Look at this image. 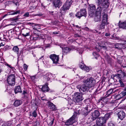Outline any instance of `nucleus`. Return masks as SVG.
<instances>
[{"mask_svg":"<svg viewBox=\"0 0 126 126\" xmlns=\"http://www.w3.org/2000/svg\"><path fill=\"white\" fill-rule=\"evenodd\" d=\"M109 99L107 97H105L102 98L100 99L99 100V102L101 103V104L104 105L108 103Z\"/></svg>","mask_w":126,"mask_h":126,"instance_id":"nucleus-17","label":"nucleus"},{"mask_svg":"<svg viewBox=\"0 0 126 126\" xmlns=\"http://www.w3.org/2000/svg\"><path fill=\"white\" fill-rule=\"evenodd\" d=\"M126 114L123 110H121L118 112V118L121 120H122L125 117Z\"/></svg>","mask_w":126,"mask_h":126,"instance_id":"nucleus-20","label":"nucleus"},{"mask_svg":"<svg viewBox=\"0 0 126 126\" xmlns=\"http://www.w3.org/2000/svg\"><path fill=\"white\" fill-rule=\"evenodd\" d=\"M83 82L85 85L89 86L91 88V89H93L95 86L96 80L94 78L90 77L84 80Z\"/></svg>","mask_w":126,"mask_h":126,"instance_id":"nucleus-2","label":"nucleus"},{"mask_svg":"<svg viewBox=\"0 0 126 126\" xmlns=\"http://www.w3.org/2000/svg\"><path fill=\"white\" fill-rule=\"evenodd\" d=\"M109 5V0H103L101 5V10L100 9V10L102 11L104 14L105 13V10L108 7Z\"/></svg>","mask_w":126,"mask_h":126,"instance_id":"nucleus-8","label":"nucleus"},{"mask_svg":"<svg viewBox=\"0 0 126 126\" xmlns=\"http://www.w3.org/2000/svg\"><path fill=\"white\" fill-rule=\"evenodd\" d=\"M22 101L21 100H16L13 103V105L16 107L20 105L22 103Z\"/></svg>","mask_w":126,"mask_h":126,"instance_id":"nucleus-25","label":"nucleus"},{"mask_svg":"<svg viewBox=\"0 0 126 126\" xmlns=\"http://www.w3.org/2000/svg\"><path fill=\"white\" fill-rule=\"evenodd\" d=\"M63 55L67 54L71 50V49L68 47H65L62 48Z\"/></svg>","mask_w":126,"mask_h":126,"instance_id":"nucleus-22","label":"nucleus"},{"mask_svg":"<svg viewBox=\"0 0 126 126\" xmlns=\"http://www.w3.org/2000/svg\"><path fill=\"white\" fill-rule=\"evenodd\" d=\"M83 99L82 95L79 92H76L74 93L73 99L76 103L81 102Z\"/></svg>","mask_w":126,"mask_h":126,"instance_id":"nucleus-3","label":"nucleus"},{"mask_svg":"<svg viewBox=\"0 0 126 126\" xmlns=\"http://www.w3.org/2000/svg\"><path fill=\"white\" fill-rule=\"evenodd\" d=\"M50 58L52 60L53 63L57 64L59 60V57L58 55L55 54H51L49 56Z\"/></svg>","mask_w":126,"mask_h":126,"instance_id":"nucleus-13","label":"nucleus"},{"mask_svg":"<svg viewBox=\"0 0 126 126\" xmlns=\"http://www.w3.org/2000/svg\"><path fill=\"white\" fill-rule=\"evenodd\" d=\"M37 114L36 112V110L33 111L32 113H30V116H32L35 118L37 116Z\"/></svg>","mask_w":126,"mask_h":126,"instance_id":"nucleus-29","label":"nucleus"},{"mask_svg":"<svg viewBox=\"0 0 126 126\" xmlns=\"http://www.w3.org/2000/svg\"><path fill=\"white\" fill-rule=\"evenodd\" d=\"M78 114V113L74 112L72 116L67 120L65 123V125L67 126L71 125L75 122V118L76 116Z\"/></svg>","mask_w":126,"mask_h":126,"instance_id":"nucleus-7","label":"nucleus"},{"mask_svg":"<svg viewBox=\"0 0 126 126\" xmlns=\"http://www.w3.org/2000/svg\"><path fill=\"white\" fill-rule=\"evenodd\" d=\"M1 105H2V106L3 107H4L5 106V104L3 103H2L1 104Z\"/></svg>","mask_w":126,"mask_h":126,"instance_id":"nucleus-64","label":"nucleus"},{"mask_svg":"<svg viewBox=\"0 0 126 126\" xmlns=\"http://www.w3.org/2000/svg\"><path fill=\"white\" fill-rule=\"evenodd\" d=\"M122 66L124 68H126V64L125 65H122Z\"/></svg>","mask_w":126,"mask_h":126,"instance_id":"nucleus-60","label":"nucleus"},{"mask_svg":"<svg viewBox=\"0 0 126 126\" xmlns=\"http://www.w3.org/2000/svg\"><path fill=\"white\" fill-rule=\"evenodd\" d=\"M52 74L50 73H48L44 75V77L46 80L47 81H49L50 79L52 78Z\"/></svg>","mask_w":126,"mask_h":126,"instance_id":"nucleus-23","label":"nucleus"},{"mask_svg":"<svg viewBox=\"0 0 126 126\" xmlns=\"http://www.w3.org/2000/svg\"><path fill=\"white\" fill-rule=\"evenodd\" d=\"M5 65L11 69H13L14 68L13 67L11 66V65H9L8 63H6L5 64Z\"/></svg>","mask_w":126,"mask_h":126,"instance_id":"nucleus-46","label":"nucleus"},{"mask_svg":"<svg viewBox=\"0 0 126 126\" xmlns=\"http://www.w3.org/2000/svg\"><path fill=\"white\" fill-rule=\"evenodd\" d=\"M126 95V91L124 90V91L122 92L119 94L117 95V96L118 97L121 98Z\"/></svg>","mask_w":126,"mask_h":126,"instance_id":"nucleus-28","label":"nucleus"},{"mask_svg":"<svg viewBox=\"0 0 126 126\" xmlns=\"http://www.w3.org/2000/svg\"><path fill=\"white\" fill-rule=\"evenodd\" d=\"M12 50L17 54V56L19 57L20 56H22L23 53V51L21 50L19 53V48L17 46H14L12 49Z\"/></svg>","mask_w":126,"mask_h":126,"instance_id":"nucleus-15","label":"nucleus"},{"mask_svg":"<svg viewBox=\"0 0 126 126\" xmlns=\"http://www.w3.org/2000/svg\"><path fill=\"white\" fill-rule=\"evenodd\" d=\"M34 35L33 36V39L34 41H36L38 39H40V38H39L40 37L38 36V35H36V37H34Z\"/></svg>","mask_w":126,"mask_h":126,"instance_id":"nucleus-39","label":"nucleus"},{"mask_svg":"<svg viewBox=\"0 0 126 126\" xmlns=\"http://www.w3.org/2000/svg\"><path fill=\"white\" fill-rule=\"evenodd\" d=\"M90 70V69L87 66H85V67L84 68V69H83L85 71L87 72H88Z\"/></svg>","mask_w":126,"mask_h":126,"instance_id":"nucleus-42","label":"nucleus"},{"mask_svg":"<svg viewBox=\"0 0 126 126\" xmlns=\"http://www.w3.org/2000/svg\"><path fill=\"white\" fill-rule=\"evenodd\" d=\"M40 24H35L34 26H33V29L37 30L40 29Z\"/></svg>","mask_w":126,"mask_h":126,"instance_id":"nucleus-32","label":"nucleus"},{"mask_svg":"<svg viewBox=\"0 0 126 126\" xmlns=\"http://www.w3.org/2000/svg\"><path fill=\"white\" fill-rule=\"evenodd\" d=\"M87 13L86 10L85 9H82L80 10L79 12H78L75 14V16L80 19L82 16L86 17Z\"/></svg>","mask_w":126,"mask_h":126,"instance_id":"nucleus-9","label":"nucleus"},{"mask_svg":"<svg viewBox=\"0 0 126 126\" xmlns=\"http://www.w3.org/2000/svg\"><path fill=\"white\" fill-rule=\"evenodd\" d=\"M112 113L111 112H109L106 114L104 117V118H105V119L106 120L108 118L110 117V116L112 114Z\"/></svg>","mask_w":126,"mask_h":126,"instance_id":"nucleus-30","label":"nucleus"},{"mask_svg":"<svg viewBox=\"0 0 126 126\" xmlns=\"http://www.w3.org/2000/svg\"><path fill=\"white\" fill-rule=\"evenodd\" d=\"M42 15V14H37L36 15V16H41Z\"/></svg>","mask_w":126,"mask_h":126,"instance_id":"nucleus-58","label":"nucleus"},{"mask_svg":"<svg viewBox=\"0 0 126 126\" xmlns=\"http://www.w3.org/2000/svg\"><path fill=\"white\" fill-rule=\"evenodd\" d=\"M89 106H87V107L84 108H83L81 110V111L75 112L78 113V114L79 115L80 113L82 114L84 116H86L88 115L89 113L90 110L89 108Z\"/></svg>","mask_w":126,"mask_h":126,"instance_id":"nucleus-10","label":"nucleus"},{"mask_svg":"<svg viewBox=\"0 0 126 126\" xmlns=\"http://www.w3.org/2000/svg\"><path fill=\"white\" fill-rule=\"evenodd\" d=\"M74 36L76 37H80V36L78 34H75L74 35Z\"/></svg>","mask_w":126,"mask_h":126,"instance_id":"nucleus-55","label":"nucleus"},{"mask_svg":"<svg viewBox=\"0 0 126 126\" xmlns=\"http://www.w3.org/2000/svg\"><path fill=\"white\" fill-rule=\"evenodd\" d=\"M15 77L14 75H9L7 79V83L9 85L14 86L15 83Z\"/></svg>","mask_w":126,"mask_h":126,"instance_id":"nucleus-6","label":"nucleus"},{"mask_svg":"<svg viewBox=\"0 0 126 126\" xmlns=\"http://www.w3.org/2000/svg\"><path fill=\"white\" fill-rule=\"evenodd\" d=\"M100 8H97L96 11L95 6L94 5H91L89 10V14L91 17H94V20L95 22L100 21L101 19V13Z\"/></svg>","mask_w":126,"mask_h":126,"instance_id":"nucleus-1","label":"nucleus"},{"mask_svg":"<svg viewBox=\"0 0 126 126\" xmlns=\"http://www.w3.org/2000/svg\"><path fill=\"white\" fill-rule=\"evenodd\" d=\"M72 2V0H67L65 3L62 7V10L64 11L69 9Z\"/></svg>","mask_w":126,"mask_h":126,"instance_id":"nucleus-11","label":"nucleus"},{"mask_svg":"<svg viewBox=\"0 0 126 126\" xmlns=\"http://www.w3.org/2000/svg\"><path fill=\"white\" fill-rule=\"evenodd\" d=\"M113 89H110L106 92V94L107 95V96L112 94L113 92Z\"/></svg>","mask_w":126,"mask_h":126,"instance_id":"nucleus-33","label":"nucleus"},{"mask_svg":"<svg viewBox=\"0 0 126 126\" xmlns=\"http://www.w3.org/2000/svg\"><path fill=\"white\" fill-rule=\"evenodd\" d=\"M69 15L70 16V17H71V18H73L74 17L73 15V14L72 12L71 13H70L69 14Z\"/></svg>","mask_w":126,"mask_h":126,"instance_id":"nucleus-48","label":"nucleus"},{"mask_svg":"<svg viewBox=\"0 0 126 126\" xmlns=\"http://www.w3.org/2000/svg\"><path fill=\"white\" fill-rule=\"evenodd\" d=\"M88 123H87V122H86L84 124L85 125V126H88V125H87L88 124Z\"/></svg>","mask_w":126,"mask_h":126,"instance_id":"nucleus-61","label":"nucleus"},{"mask_svg":"<svg viewBox=\"0 0 126 126\" xmlns=\"http://www.w3.org/2000/svg\"><path fill=\"white\" fill-rule=\"evenodd\" d=\"M53 33L54 34H58V33L57 32H53Z\"/></svg>","mask_w":126,"mask_h":126,"instance_id":"nucleus-62","label":"nucleus"},{"mask_svg":"<svg viewBox=\"0 0 126 126\" xmlns=\"http://www.w3.org/2000/svg\"><path fill=\"white\" fill-rule=\"evenodd\" d=\"M27 91L24 90L23 91V94L24 95H25V94H27Z\"/></svg>","mask_w":126,"mask_h":126,"instance_id":"nucleus-51","label":"nucleus"},{"mask_svg":"<svg viewBox=\"0 0 126 126\" xmlns=\"http://www.w3.org/2000/svg\"><path fill=\"white\" fill-rule=\"evenodd\" d=\"M20 12V10H17L16 11H11L9 12H8L7 14L8 15H13L16 14H19Z\"/></svg>","mask_w":126,"mask_h":126,"instance_id":"nucleus-26","label":"nucleus"},{"mask_svg":"<svg viewBox=\"0 0 126 126\" xmlns=\"http://www.w3.org/2000/svg\"><path fill=\"white\" fill-rule=\"evenodd\" d=\"M6 126H13V124L11 122H9L5 123Z\"/></svg>","mask_w":126,"mask_h":126,"instance_id":"nucleus-40","label":"nucleus"},{"mask_svg":"<svg viewBox=\"0 0 126 126\" xmlns=\"http://www.w3.org/2000/svg\"><path fill=\"white\" fill-rule=\"evenodd\" d=\"M41 99L42 100H45L46 101V100L45 99H44L43 97H41Z\"/></svg>","mask_w":126,"mask_h":126,"instance_id":"nucleus-63","label":"nucleus"},{"mask_svg":"<svg viewBox=\"0 0 126 126\" xmlns=\"http://www.w3.org/2000/svg\"><path fill=\"white\" fill-rule=\"evenodd\" d=\"M48 107L52 111H55L56 109V108L55 105L50 101L48 102Z\"/></svg>","mask_w":126,"mask_h":126,"instance_id":"nucleus-19","label":"nucleus"},{"mask_svg":"<svg viewBox=\"0 0 126 126\" xmlns=\"http://www.w3.org/2000/svg\"><path fill=\"white\" fill-rule=\"evenodd\" d=\"M33 32L34 34L37 35L38 34V31L37 30L34 29Z\"/></svg>","mask_w":126,"mask_h":126,"instance_id":"nucleus-43","label":"nucleus"},{"mask_svg":"<svg viewBox=\"0 0 126 126\" xmlns=\"http://www.w3.org/2000/svg\"><path fill=\"white\" fill-rule=\"evenodd\" d=\"M23 67L24 70L26 71L28 68V66L26 64H25L23 65Z\"/></svg>","mask_w":126,"mask_h":126,"instance_id":"nucleus-44","label":"nucleus"},{"mask_svg":"<svg viewBox=\"0 0 126 126\" xmlns=\"http://www.w3.org/2000/svg\"><path fill=\"white\" fill-rule=\"evenodd\" d=\"M84 30L87 31H89V29L87 27H85L84 28Z\"/></svg>","mask_w":126,"mask_h":126,"instance_id":"nucleus-52","label":"nucleus"},{"mask_svg":"<svg viewBox=\"0 0 126 126\" xmlns=\"http://www.w3.org/2000/svg\"><path fill=\"white\" fill-rule=\"evenodd\" d=\"M39 38H40V39H42L43 40L44 43L45 41V39H44V38L42 37H40Z\"/></svg>","mask_w":126,"mask_h":126,"instance_id":"nucleus-54","label":"nucleus"},{"mask_svg":"<svg viewBox=\"0 0 126 126\" xmlns=\"http://www.w3.org/2000/svg\"><path fill=\"white\" fill-rule=\"evenodd\" d=\"M22 35L23 36L26 37L27 36H29L30 35V32H28L26 33H22Z\"/></svg>","mask_w":126,"mask_h":126,"instance_id":"nucleus-41","label":"nucleus"},{"mask_svg":"<svg viewBox=\"0 0 126 126\" xmlns=\"http://www.w3.org/2000/svg\"><path fill=\"white\" fill-rule=\"evenodd\" d=\"M122 45L121 44L117 43L115 45V47L116 48L120 49L122 48Z\"/></svg>","mask_w":126,"mask_h":126,"instance_id":"nucleus-31","label":"nucleus"},{"mask_svg":"<svg viewBox=\"0 0 126 126\" xmlns=\"http://www.w3.org/2000/svg\"><path fill=\"white\" fill-rule=\"evenodd\" d=\"M24 16L26 17H29V13L27 12L25 13L24 15Z\"/></svg>","mask_w":126,"mask_h":126,"instance_id":"nucleus-45","label":"nucleus"},{"mask_svg":"<svg viewBox=\"0 0 126 126\" xmlns=\"http://www.w3.org/2000/svg\"><path fill=\"white\" fill-rule=\"evenodd\" d=\"M71 69H73V71H74L76 69V68H73L72 67H71L69 68Z\"/></svg>","mask_w":126,"mask_h":126,"instance_id":"nucleus-59","label":"nucleus"},{"mask_svg":"<svg viewBox=\"0 0 126 126\" xmlns=\"http://www.w3.org/2000/svg\"><path fill=\"white\" fill-rule=\"evenodd\" d=\"M79 54H81L83 52L84 49L83 48H79L77 50Z\"/></svg>","mask_w":126,"mask_h":126,"instance_id":"nucleus-37","label":"nucleus"},{"mask_svg":"<svg viewBox=\"0 0 126 126\" xmlns=\"http://www.w3.org/2000/svg\"><path fill=\"white\" fill-rule=\"evenodd\" d=\"M110 35V33H106L105 35L107 37V36H109Z\"/></svg>","mask_w":126,"mask_h":126,"instance_id":"nucleus-53","label":"nucleus"},{"mask_svg":"<svg viewBox=\"0 0 126 126\" xmlns=\"http://www.w3.org/2000/svg\"><path fill=\"white\" fill-rule=\"evenodd\" d=\"M14 91L15 94H16L19 92H21V91L20 87L19 86H18L16 87L14 89Z\"/></svg>","mask_w":126,"mask_h":126,"instance_id":"nucleus-27","label":"nucleus"},{"mask_svg":"<svg viewBox=\"0 0 126 126\" xmlns=\"http://www.w3.org/2000/svg\"><path fill=\"white\" fill-rule=\"evenodd\" d=\"M49 120L50 122L49 123L48 125L49 126H51L53 123L54 119L52 118H50Z\"/></svg>","mask_w":126,"mask_h":126,"instance_id":"nucleus-34","label":"nucleus"},{"mask_svg":"<svg viewBox=\"0 0 126 126\" xmlns=\"http://www.w3.org/2000/svg\"><path fill=\"white\" fill-rule=\"evenodd\" d=\"M92 117L91 119L92 121L95 120L99 115L100 113L97 110H94V111L92 112L91 113Z\"/></svg>","mask_w":126,"mask_h":126,"instance_id":"nucleus-14","label":"nucleus"},{"mask_svg":"<svg viewBox=\"0 0 126 126\" xmlns=\"http://www.w3.org/2000/svg\"><path fill=\"white\" fill-rule=\"evenodd\" d=\"M90 89H91V88L84 84V85H82L80 87L79 90L80 92L82 93L87 91Z\"/></svg>","mask_w":126,"mask_h":126,"instance_id":"nucleus-16","label":"nucleus"},{"mask_svg":"<svg viewBox=\"0 0 126 126\" xmlns=\"http://www.w3.org/2000/svg\"><path fill=\"white\" fill-rule=\"evenodd\" d=\"M102 0H98V4L97 5V8H100V10H101V2L102 1Z\"/></svg>","mask_w":126,"mask_h":126,"instance_id":"nucleus-35","label":"nucleus"},{"mask_svg":"<svg viewBox=\"0 0 126 126\" xmlns=\"http://www.w3.org/2000/svg\"><path fill=\"white\" fill-rule=\"evenodd\" d=\"M111 77L114 80L115 79L116 81L119 82L120 83L121 87H124L125 85L122 81V78H121V75L119 74H113L111 75Z\"/></svg>","mask_w":126,"mask_h":126,"instance_id":"nucleus-5","label":"nucleus"},{"mask_svg":"<svg viewBox=\"0 0 126 126\" xmlns=\"http://www.w3.org/2000/svg\"><path fill=\"white\" fill-rule=\"evenodd\" d=\"M13 20H18V18L17 17H15L13 18Z\"/></svg>","mask_w":126,"mask_h":126,"instance_id":"nucleus-56","label":"nucleus"},{"mask_svg":"<svg viewBox=\"0 0 126 126\" xmlns=\"http://www.w3.org/2000/svg\"><path fill=\"white\" fill-rule=\"evenodd\" d=\"M93 55L94 56V58L96 59H97V58L99 56V55L97 53L95 52H94L93 53Z\"/></svg>","mask_w":126,"mask_h":126,"instance_id":"nucleus-36","label":"nucleus"},{"mask_svg":"<svg viewBox=\"0 0 126 126\" xmlns=\"http://www.w3.org/2000/svg\"><path fill=\"white\" fill-rule=\"evenodd\" d=\"M120 28L123 29H126V21H119L118 24Z\"/></svg>","mask_w":126,"mask_h":126,"instance_id":"nucleus-18","label":"nucleus"},{"mask_svg":"<svg viewBox=\"0 0 126 126\" xmlns=\"http://www.w3.org/2000/svg\"><path fill=\"white\" fill-rule=\"evenodd\" d=\"M85 66L83 63H81V64H80L79 67L81 69L83 70L84 69Z\"/></svg>","mask_w":126,"mask_h":126,"instance_id":"nucleus-38","label":"nucleus"},{"mask_svg":"<svg viewBox=\"0 0 126 126\" xmlns=\"http://www.w3.org/2000/svg\"><path fill=\"white\" fill-rule=\"evenodd\" d=\"M41 90L44 92H48L49 90V89L47 85H46L43 86L41 88Z\"/></svg>","mask_w":126,"mask_h":126,"instance_id":"nucleus-24","label":"nucleus"},{"mask_svg":"<svg viewBox=\"0 0 126 126\" xmlns=\"http://www.w3.org/2000/svg\"><path fill=\"white\" fill-rule=\"evenodd\" d=\"M108 126H115L114 124L111 122H110L108 124Z\"/></svg>","mask_w":126,"mask_h":126,"instance_id":"nucleus-47","label":"nucleus"},{"mask_svg":"<svg viewBox=\"0 0 126 126\" xmlns=\"http://www.w3.org/2000/svg\"><path fill=\"white\" fill-rule=\"evenodd\" d=\"M3 35V34H2L1 33H0V40H1V38H2L1 36H2Z\"/></svg>","mask_w":126,"mask_h":126,"instance_id":"nucleus-57","label":"nucleus"},{"mask_svg":"<svg viewBox=\"0 0 126 126\" xmlns=\"http://www.w3.org/2000/svg\"><path fill=\"white\" fill-rule=\"evenodd\" d=\"M31 79L33 81H34L35 79V77L34 76H33L31 78Z\"/></svg>","mask_w":126,"mask_h":126,"instance_id":"nucleus-49","label":"nucleus"},{"mask_svg":"<svg viewBox=\"0 0 126 126\" xmlns=\"http://www.w3.org/2000/svg\"><path fill=\"white\" fill-rule=\"evenodd\" d=\"M96 122L97 125L101 126L106 123V120L104 117H101L97 119Z\"/></svg>","mask_w":126,"mask_h":126,"instance_id":"nucleus-12","label":"nucleus"},{"mask_svg":"<svg viewBox=\"0 0 126 126\" xmlns=\"http://www.w3.org/2000/svg\"><path fill=\"white\" fill-rule=\"evenodd\" d=\"M102 17L103 19L102 23L100 26V28L101 29H104L106 24H109L107 22L108 15L106 13L104 14Z\"/></svg>","mask_w":126,"mask_h":126,"instance_id":"nucleus-4","label":"nucleus"},{"mask_svg":"<svg viewBox=\"0 0 126 126\" xmlns=\"http://www.w3.org/2000/svg\"><path fill=\"white\" fill-rule=\"evenodd\" d=\"M101 47H102V49H104L105 50H106L107 49V47L105 46H101Z\"/></svg>","mask_w":126,"mask_h":126,"instance_id":"nucleus-50","label":"nucleus"},{"mask_svg":"<svg viewBox=\"0 0 126 126\" xmlns=\"http://www.w3.org/2000/svg\"><path fill=\"white\" fill-rule=\"evenodd\" d=\"M53 5L55 7L59 8L62 5V2L60 0H55L53 2Z\"/></svg>","mask_w":126,"mask_h":126,"instance_id":"nucleus-21","label":"nucleus"}]
</instances>
